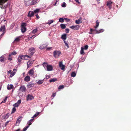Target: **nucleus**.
Listing matches in <instances>:
<instances>
[{"label":"nucleus","mask_w":131,"mask_h":131,"mask_svg":"<svg viewBox=\"0 0 131 131\" xmlns=\"http://www.w3.org/2000/svg\"><path fill=\"white\" fill-rule=\"evenodd\" d=\"M80 26L78 25L76 26H72L70 27V28L72 29L75 30H78Z\"/></svg>","instance_id":"obj_8"},{"label":"nucleus","mask_w":131,"mask_h":131,"mask_svg":"<svg viewBox=\"0 0 131 131\" xmlns=\"http://www.w3.org/2000/svg\"><path fill=\"white\" fill-rule=\"evenodd\" d=\"M11 89H13V91L14 90L15 88H14L13 85L12 84L9 85V90Z\"/></svg>","instance_id":"obj_21"},{"label":"nucleus","mask_w":131,"mask_h":131,"mask_svg":"<svg viewBox=\"0 0 131 131\" xmlns=\"http://www.w3.org/2000/svg\"><path fill=\"white\" fill-rule=\"evenodd\" d=\"M64 86L63 85H60L58 88V89L59 90H60L63 89L64 88Z\"/></svg>","instance_id":"obj_40"},{"label":"nucleus","mask_w":131,"mask_h":131,"mask_svg":"<svg viewBox=\"0 0 131 131\" xmlns=\"http://www.w3.org/2000/svg\"><path fill=\"white\" fill-rule=\"evenodd\" d=\"M63 62L62 61H60L59 62V67H60L61 66H63Z\"/></svg>","instance_id":"obj_47"},{"label":"nucleus","mask_w":131,"mask_h":131,"mask_svg":"<svg viewBox=\"0 0 131 131\" xmlns=\"http://www.w3.org/2000/svg\"><path fill=\"white\" fill-rule=\"evenodd\" d=\"M34 120V118H32V119H31L29 121H28L27 124H28V126H29L33 122V121Z\"/></svg>","instance_id":"obj_23"},{"label":"nucleus","mask_w":131,"mask_h":131,"mask_svg":"<svg viewBox=\"0 0 131 131\" xmlns=\"http://www.w3.org/2000/svg\"><path fill=\"white\" fill-rule=\"evenodd\" d=\"M34 69H32L29 70L28 73L31 76L35 78L37 77V74L36 73H34Z\"/></svg>","instance_id":"obj_2"},{"label":"nucleus","mask_w":131,"mask_h":131,"mask_svg":"<svg viewBox=\"0 0 131 131\" xmlns=\"http://www.w3.org/2000/svg\"><path fill=\"white\" fill-rule=\"evenodd\" d=\"M84 48L83 47H82L81 48V50L80 51V53L81 54L84 55L85 54L84 52Z\"/></svg>","instance_id":"obj_26"},{"label":"nucleus","mask_w":131,"mask_h":131,"mask_svg":"<svg viewBox=\"0 0 131 131\" xmlns=\"http://www.w3.org/2000/svg\"><path fill=\"white\" fill-rule=\"evenodd\" d=\"M33 98V97L31 95L28 94L27 95V100H30Z\"/></svg>","instance_id":"obj_19"},{"label":"nucleus","mask_w":131,"mask_h":131,"mask_svg":"<svg viewBox=\"0 0 131 131\" xmlns=\"http://www.w3.org/2000/svg\"><path fill=\"white\" fill-rule=\"evenodd\" d=\"M29 127V126H27L23 128V131H26Z\"/></svg>","instance_id":"obj_44"},{"label":"nucleus","mask_w":131,"mask_h":131,"mask_svg":"<svg viewBox=\"0 0 131 131\" xmlns=\"http://www.w3.org/2000/svg\"><path fill=\"white\" fill-rule=\"evenodd\" d=\"M88 45H86L84 46V49H85V50H87V49H88Z\"/></svg>","instance_id":"obj_53"},{"label":"nucleus","mask_w":131,"mask_h":131,"mask_svg":"<svg viewBox=\"0 0 131 131\" xmlns=\"http://www.w3.org/2000/svg\"><path fill=\"white\" fill-rule=\"evenodd\" d=\"M7 0H0V3H4L7 1Z\"/></svg>","instance_id":"obj_50"},{"label":"nucleus","mask_w":131,"mask_h":131,"mask_svg":"<svg viewBox=\"0 0 131 131\" xmlns=\"http://www.w3.org/2000/svg\"><path fill=\"white\" fill-rule=\"evenodd\" d=\"M39 10L40 9H36L34 10L33 12H34V13H39Z\"/></svg>","instance_id":"obj_33"},{"label":"nucleus","mask_w":131,"mask_h":131,"mask_svg":"<svg viewBox=\"0 0 131 131\" xmlns=\"http://www.w3.org/2000/svg\"><path fill=\"white\" fill-rule=\"evenodd\" d=\"M29 58H30V57L28 56L27 55H19L17 59L18 62V63L19 64H20L21 63L22 60H27Z\"/></svg>","instance_id":"obj_1"},{"label":"nucleus","mask_w":131,"mask_h":131,"mask_svg":"<svg viewBox=\"0 0 131 131\" xmlns=\"http://www.w3.org/2000/svg\"><path fill=\"white\" fill-rule=\"evenodd\" d=\"M5 33V32H3V33L0 36V40H1V38L4 35V34Z\"/></svg>","instance_id":"obj_51"},{"label":"nucleus","mask_w":131,"mask_h":131,"mask_svg":"<svg viewBox=\"0 0 131 131\" xmlns=\"http://www.w3.org/2000/svg\"><path fill=\"white\" fill-rule=\"evenodd\" d=\"M50 77V76L49 75H47L46 76V78L47 79H48Z\"/></svg>","instance_id":"obj_57"},{"label":"nucleus","mask_w":131,"mask_h":131,"mask_svg":"<svg viewBox=\"0 0 131 131\" xmlns=\"http://www.w3.org/2000/svg\"><path fill=\"white\" fill-rule=\"evenodd\" d=\"M64 42L65 43V45L66 46L67 48H69V46L68 43L64 40Z\"/></svg>","instance_id":"obj_46"},{"label":"nucleus","mask_w":131,"mask_h":131,"mask_svg":"<svg viewBox=\"0 0 131 131\" xmlns=\"http://www.w3.org/2000/svg\"><path fill=\"white\" fill-rule=\"evenodd\" d=\"M36 16L37 19H39L40 17L38 14L36 15Z\"/></svg>","instance_id":"obj_58"},{"label":"nucleus","mask_w":131,"mask_h":131,"mask_svg":"<svg viewBox=\"0 0 131 131\" xmlns=\"http://www.w3.org/2000/svg\"><path fill=\"white\" fill-rule=\"evenodd\" d=\"M81 18H80L78 20H75V23L77 24H80L81 23L82 21H81Z\"/></svg>","instance_id":"obj_20"},{"label":"nucleus","mask_w":131,"mask_h":131,"mask_svg":"<svg viewBox=\"0 0 131 131\" xmlns=\"http://www.w3.org/2000/svg\"><path fill=\"white\" fill-rule=\"evenodd\" d=\"M95 30H93L92 29H90V31L91 32H92L93 31Z\"/></svg>","instance_id":"obj_62"},{"label":"nucleus","mask_w":131,"mask_h":131,"mask_svg":"<svg viewBox=\"0 0 131 131\" xmlns=\"http://www.w3.org/2000/svg\"><path fill=\"white\" fill-rule=\"evenodd\" d=\"M33 63V62L32 61V60H29L27 63V68H29Z\"/></svg>","instance_id":"obj_11"},{"label":"nucleus","mask_w":131,"mask_h":131,"mask_svg":"<svg viewBox=\"0 0 131 131\" xmlns=\"http://www.w3.org/2000/svg\"><path fill=\"white\" fill-rule=\"evenodd\" d=\"M59 21L61 23H63L64 22V19L62 18H60L59 19Z\"/></svg>","instance_id":"obj_38"},{"label":"nucleus","mask_w":131,"mask_h":131,"mask_svg":"<svg viewBox=\"0 0 131 131\" xmlns=\"http://www.w3.org/2000/svg\"><path fill=\"white\" fill-rule=\"evenodd\" d=\"M12 60V57H9V60L11 61Z\"/></svg>","instance_id":"obj_56"},{"label":"nucleus","mask_w":131,"mask_h":131,"mask_svg":"<svg viewBox=\"0 0 131 131\" xmlns=\"http://www.w3.org/2000/svg\"><path fill=\"white\" fill-rule=\"evenodd\" d=\"M20 91L22 92H25L26 90V88L24 85L21 86L20 88Z\"/></svg>","instance_id":"obj_12"},{"label":"nucleus","mask_w":131,"mask_h":131,"mask_svg":"<svg viewBox=\"0 0 131 131\" xmlns=\"http://www.w3.org/2000/svg\"><path fill=\"white\" fill-rule=\"evenodd\" d=\"M42 46H43V45H42L41 46H40L39 47L40 49H43V47H42Z\"/></svg>","instance_id":"obj_60"},{"label":"nucleus","mask_w":131,"mask_h":131,"mask_svg":"<svg viewBox=\"0 0 131 131\" xmlns=\"http://www.w3.org/2000/svg\"><path fill=\"white\" fill-rule=\"evenodd\" d=\"M52 48V47L47 48L46 49L47 50H49Z\"/></svg>","instance_id":"obj_61"},{"label":"nucleus","mask_w":131,"mask_h":131,"mask_svg":"<svg viewBox=\"0 0 131 131\" xmlns=\"http://www.w3.org/2000/svg\"><path fill=\"white\" fill-rule=\"evenodd\" d=\"M21 30L22 32H24L26 31V28L25 27H21Z\"/></svg>","instance_id":"obj_28"},{"label":"nucleus","mask_w":131,"mask_h":131,"mask_svg":"<svg viewBox=\"0 0 131 131\" xmlns=\"http://www.w3.org/2000/svg\"><path fill=\"white\" fill-rule=\"evenodd\" d=\"M26 25L27 24L26 23H21V27H25Z\"/></svg>","instance_id":"obj_36"},{"label":"nucleus","mask_w":131,"mask_h":131,"mask_svg":"<svg viewBox=\"0 0 131 131\" xmlns=\"http://www.w3.org/2000/svg\"><path fill=\"white\" fill-rule=\"evenodd\" d=\"M17 53L15 51H14L12 52H10L9 54V57H12V55H16Z\"/></svg>","instance_id":"obj_18"},{"label":"nucleus","mask_w":131,"mask_h":131,"mask_svg":"<svg viewBox=\"0 0 131 131\" xmlns=\"http://www.w3.org/2000/svg\"><path fill=\"white\" fill-rule=\"evenodd\" d=\"M60 26L62 29H65L66 28V26L64 24H60Z\"/></svg>","instance_id":"obj_31"},{"label":"nucleus","mask_w":131,"mask_h":131,"mask_svg":"<svg viewBox=\"0 0 131 131\" xmlns=\"http://www.w3.org/2000/svg\"><path fill=\"white\" fill-rule=\"evenodd\" d=\"M34 84L33 83L30 82L28 83L27 85V86L28 88H30L33 87L34 86Z\"/></svg>","instance_id":"obj_17"},{"label":"nucleus","mask_w":131,"mask_h":131,"mask_svg":"<svg viewBox=\"0 0 131 131\" xmlns=\"http://www.w3.org/2000/svg\"><path fill=\"white\" fill-rule=\"evenodd\" d=\"M99 20H97L96 21V25L95 26H94L95 28H97L99 26Z\"/></svg>","instance_id":"obj_34"},{"label":"nucleus","mask_w":131,"mask_h":131,"mask_svg":"<svg viewBox=\"0 0 131 131\" xmlns=\"http://www.w3.org/2000/svg\"><path fill=\"white\" fill-rule=\"evenodd\" d=\"M16 109L15 107H13L12 109V111L11 112V113H13L16 111Z\"/></svg>","instance_id":"obj_42"},{"label":"nucleus","mask_w":131,"mask_h":131,"mask_svg":"<svg viewBox=\"0 0 131 131\" xmlns=\"http://www.w3.org/2000/svg\"><path fill=\"white\" fill-rule=\"evenodd\" d=\"M37 31V29H34L32 31V32L33 34H35Z\"/></svg>","instance_id":"obj_45"},{"label":"nucleus","mask_w":131,"mask_h":131,"mask_svg":"<svg viewBox=\"0 0 131 131\" xmlns=\"http://www.w3.org/2000/svg\"><path fill=\"white\" fill-rule=\"evenodd\" d=\"M35 52V48H31L29 50V53L31 55H32Z\"/></svg>","instance_id":"obj_5"},{"label":"nucleus","mask_w":131,"mask_h":131,"mask_svg":"<svg viewBox=\"0 0 131 131\" xmlns=\"http://www.w3.org/2000/svg\"><path fill=\"white\" fill-rule=\"evenodd\" d=\"M5 26L4 25H3L2 26H1L0 28V32H5Z\"/></svg>","instance_id":"obj_14"},{"label":"nucleus","mask_w":131,"mask_h":131,"mask_svg":"<svg viewBox=\"0 0 131 131\" xmlns=\"http://www.w3.org/2000/svg\"><path fill=\"white\" fill-rule=\"evenodd\" d=\"M102 30H103L102 29H101L100 30V31H96V33H100V32H102L101 31H102Z\"/></svg>","instance_id":"obj_59"},{"label":"nucleus","mask_w":131,"mask_h":131,"mask_svg":"<svg viewBox=\"0 0 131 131\" xmlns=\"http://www.w3.org/2000/svg\"><path fill=\"white\" fill-rule=\"evenodd\" d=\"M5 60L4 59L2 56H1L0 57V61L1 62H2L3 61H4Z\"/></svg>","instance_id":"obj_48"},{"label":"nucleus","mask_w":131,"mask_h":131,"mask_svg":"<svg viewBox=\"0 0 131 131\" xmlns=\"http://www.w3.org/2000/svg\"><path fill=\"white\" fill-rule=\"evenodd\" d=\"M21 100H19L17 102L15 103L13 105V106L15 107H18L21 103Z\"/></svg>","instance_id":"obj_10"},{"label":"nucleus","mask_w":131,"mask_h":131,"mask_svg":"<svg viewBox=\"0 0 131 131\" xmlns=\"http://www.w3.org/2000/svg\"><path fill=\"white\" fill-rule=\"evenodd\" d=\"M57 80V79L56 78H53L52 79L50 80L49 81L50 82H55Z\"/></svg>","instance_id":"obj_27"},{"label":"nucleus","mask_w":131,"mask_h":131,"mask_svg":"<svg viewBox=\"0 0 131 131\" xmlns=\"http://www.w3.org/2000/svg\"><path fill=\"white\" fill-rule=\"evenodd\" d=\"M22 117L20 116L18 117V118L17 119L16 123L15 124L16 126H18L19 125V124L22 120Z\"/></svg>","instance_id":"obj_6"},{"label":"nucleus","mask_w":131,"mask_h":131,"mask_svg":"<svg viewBox=\"0 0 131 131\" xmlns=\"http://www.w3.org/2000/svg\"><path fill=\"white\" fill-rule=\"evenodd\" d=\"M25 4L26 6H28L29 5H31V2L29 0H27L25 1Z\"/></svg>","instance_id":"obj_22"},{"label":"nucleus","mask_w":131,"mask_h":131,"mask_svg":"<svg viewBox=\"0 0 131 131\" xmlns=\"http://www.w3.org/2000/svg\"><path fill=\"white\" fill-rule=\"evenodd\" d=\"M47 69L48 71H51L52 70L53 67L51 65H48V66H47Z\"/></svg>","instance_id":"obj_13"},{"label":"nucleus","mask_w":131,"mask_h":131,"mask_svg":"<svg viewBox=\"0 0 131 131\" xmlns=\"http://www.w3.org/2000/svg\"><path fill=\"white\" fill-rule=\"evenodd\" d=\"M43 80H39L38 82H37V83L39 85L42 84L43 83Z\"/></svg>","instance_id":"obj_29"},{"label":"nucleus","mask_w":131,"mask_h":131,"mask_svg":"<svg viewBox=\"0 0 131 131\" xmlns=\"http://www.w3.org/2000/svg\"><path fill=\"white\" fill-rule=\"evenodd\" d=\"M20 129H18L17 130H15L14 131H20Z\"/></svg>","instance_id":"obj_64"},{"label":"nucleus","mask_w":131,"mask_h":131,"mask_svg":"<svg viewBox=\"0 0 131 131\" xmlns=\"http://www.w3.org/2000/svg\"><path fill=\"white\" fill-rule=\"evenodd\" d=\"M60 67L61 68V70L64 71L65 68V66L64 65H63V66Z\"/></svg>","instance_id":"obj_43"},{"label":"nucleus","mask_w":131,"mask_h":131,"mask_svg":"<svg viewBox=\"0 0 131 131\" xmlns=\"http://www.w3.org/2000/svg\"><path fill=\"white\" fill-rule=\"evenodd\" d=\"M2 56L4 60L7 59L8 57V55L7 54H5Z\"/></svg>","instance_id":"obj_25"},{"label":"nucleus","mask_w":131,"mask_h":131,"mask_svg":"<svg viewBox=\"0 0 131 131\" xmlns=\"http://www.w3.org/2000/svg\"><path fill=\"white\" fill-rule=\"evenodd\" d=\"M56 95V93H53L52 95L51 96L53 97H54Z\"/></svg>","instance_id":"obj_52"},{"label":"nucleus","mask_w":131,"mask_h":131,"mask_svg":"<svg viewBox=\"0 0 131 131\" xmlns=\"http://www.w3.org/2000/svg\"><path fill=\"white\" fill-rule=\"evenodd\" d=\"M53 22V20H49L48 22L47 23L49 25H50Z\"/></svg>","instance_id":"obj_35"},{"label":"nucleus","mask_w":131,"mask_h":131,"mask_svg":"<svg viewBox=\"0 0 131 131\" xmlns=\"http://www.w3.org/2000/svg\"><path fill=\"white\" fill-rule=\"evenodd\" d=\"M7 98L8 97L7 96L6 97L5 99L4 100V101L1 102V104L2 103H5L7 100Z\"/></svg>","instance_id":"obj_39"},{"label":"nucleus","mask_w":131,"mask_h":131,"mask_svg":"<svg viewBox=\"0 0 131 131\" xmlns=\"http://www.w3.org/2000/svg\"><path fill=\"white\" fill-rule=\"evenodd\" d=\"M34 15V13L33 12L30 11L29 12L27 16L28 17H31L32 16Z\"/></svg>","instance_id":"obj_16"},{"label":"nucleus","mask_w":131,"mask_h":131,"mask_svg":"<svg viewBox=\"0 0 131 131\" xmlns=\"http://www.w3.org/2000/svg\"><path fill=\"white\" fill-rule=\"evenodd\" d=\"M61 38L64 40H66L67 38L66 35L65 34L61 36Z\"/></svg>","instance_id":"obj_24"},{"label":"nucleus","mask_w":131,"mask_h":131,"mask_svg":"<svg viewBox=\"0 0 131 131\" xmlns=\"http://www.w3.org/2000/svg\"><path fill=\"white\" fill-rule=\"evenodd\" d=\"M43 45V46H42L43 49L45 48L46 47V46H44V45Z\"/></svg>","instance_id":"obj_63"},{"label":"nucleus","mask_w":131,"mask_h":131,"mask_svg":"<svg viewBox=\"0 0 131 131\" xmlns=\"http://www.w3.org/2000/svg\"><path fill=\"white\" fill-rule=\"evenodd\" d=\"M30 79V77L29 76H26L24 80L25 82H28Z\"/></svg>","instance_id":"obj_15"},{"label":"nucleus","mask_w":131,"mask_h":131,"mask_svg":"<svg viewBox=\"0 0 131 131\" xmlns=\"http://www.w3.org/2000/svg\"><path fill=\"white\" fill-rule=\"evenodd\" d=\"M39 1L40 0H32L31 2V5L36 4L38 3Z\"/></svg>","instance_id":"obj_9"},{"label":"nucleus","mask_w":131,"mask_h":131,"mask_svg":"<svg viewBox=\"0 0 131 131\" xmlns=\"http://www.w3.org/2000/svg\"><path fill=\"white\" fill-rule=\"evenodd\" d=\"M107 6L110 9L112 8V5L113 2L111 1H108L107 2Z\"/></svg>","instance_id":"obj_7"},{"label":"nucleus","mask_w":131,"mask_h":131,"mask_svg":"<svg viewBox=\"0 0 131 131\" xmlns=\"http://www.w3.org/2000/svg\"><path fill=\"white\" fill-rule=\"evenodd\" d=\"M66 3H65L64 2L63 3V4L61 6L62 7H64L66 6Z\"/></svg>","instance_id":"obj_49"},{"label":"nucleus","mask_w":131,"mask_h":131,"mask_svg":"<svg viewBox=\"0 0 131 131\" xmlns=\"http://www.w3.org/2000/svg\"><path fill=\"white\" fill-rule=\"evenodd\" d=\"M76 74L74 72H72L71 74V77H74L75 76Z\"/></svg>","instance_id":"obj_41"},{"label":"nucleus","mask_w":131,"mask_h":131,"mask_svg":"<svg viewBox=\"0 0 131 131\" xmlns=\"http://www.w3.org/2000/svg\"><path fill=\"white\" fill-rule=\"evenodd\" d=\"M61 53V52L59 51L55 50L53 52V56L55 58H58L59 57Z\"/></svg>","instance_id":"obj_3"},{"label":"nucleus","mask_w":131,"mask_h":131,"mask_svg":"<svg viewBox=\"0 0 131 131\" xmlns=\"http://www.w3.org/2000/svg\"><path fill=\"white\" fill-rule=\"evenodd\" d=\"M65 31H66V33H68L69 32V29H68V28H67V29H66Z\"/></svg>","instance_id":"obj_54"},{"label":"nucleus","mask_w":131,"mask_h":131,"mask_svg":"<svg viewBox=\"0 0 131 131\" xmlns=\"http://www.w3.org/2000/svg\"><path fill=\"white\" fill-rule=\"evenodd\" d=\"M48 64L47 62H44L42 64V65L43 67L45 68L46 67H47V66H48Z\"/></svg>","instance_id":"obj_37"},{"label":"nucleus","mask_w":131,"mask_h":131,"mask_svg":"<svg viewBox=\"0 0 131 131\" xmlns=\"http://www.w3.org/2000/svg\"><path fill=\"white\" fill-rule=\"evenodd\" d=\"M40 113L38 112H37L34 115V116L32 117V118H34V117H37L39 114Z\"/></svg>","instance_id":"obj_30"},{"label":"nucleus","mask_w":131,"mask_h":131,"mask_svg":"<svg viewBox=\"0 0 131 131\" xmlns=\"http://www.w3.org/2000/svg\"><path fill=\"white\" fill-rule=\"evenodd\" d=\"M64 19H65L66 21H69L70 20V19L67 18H65Z\"/></svg>","instance_id":"obj_55"},{"label":"nucleus","mask_w":131,"mask_h":131,"mask_svg":"<svg viewBox=\"0 0 131 131\" xmlns=\"http://www.w3.org/2000/svg\"><path fill=\"white\" fill-rule=\"evenodd\" d=\"M17 71V69H14L13 70V71L12 72L11 70H9V73L10 74V75L9 77H12L14 76L16 73Z\"/></svg>","instance_id":"obj_4"},{"label":"nucleus","mask_w":131,"mask_h":131,"mask_svg":"<svg viewBox=\"0 0 131 131\" xmlns=\"http://www.w3.org/2000/svg\"><path fill=\"white\" fill-rule=\"evenodd\" d=\"M20 38L21 37H19L16 38L14 40V41L16 42L19 41L20 40Z\"/></svg>","instance_id":"obj_32"}]
</instances>
